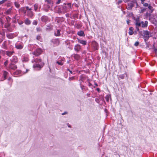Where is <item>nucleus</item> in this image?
Segmentation results:
<instances>
[{
  "label": "nucleus",
  "instance_id": "obj_1",
  "mask_svg": "<svg viewBox=\"0 0 157 157\" xmlns=\"http://www.w3.org/2000/svg\"><path fill=\"white\" fill-rule=\"evenodd\" d=\"M32 62L35 63L33 65V67L34 68H38V70H40L43 67L44 64V63L42 62L41 60L39 58L33 59Z\"/></svg>",
  "mask_w": 157,
  "mask_h": 157
},
{
  "label": "nucleus",
  "instance_id": "obj_2",
  "mask_svg": "<svg viewBox=\"0 0 157 157\" xmlns=\"http://www.w3.org/2000/svg\"><path fill=\"white\" fill-rule=\"evenodd\" d=\"M25 8L27 10L26 15L29 17L32 18L33 15V12L31 11L32 9L29 8L28 6L25 7Z\"/></svg>",
  "mask_w": 157,
  "mask_h": 157
},
{
  "label": "nucleus",
  "instance_id": "obj_3",
  "mask_svg": "<svg viewBox=\"0 0 157 157\" xmlns=\"http://www.w3.org/2000/svg\"><path fill=\"white\" fill-rule=\"evenodd\" d=\"M143 34H144V37L145 38L144 40L145 41L147 40L150 36H151L150 32L147 30L144 31Z\"/></svg>",
  "mask_w": 157,
  "mask_h": 157
},
{
  "label": "nucleus",
  "instance_id": "obj_4",
  "mask_svg": "<svg viewBox=\"0 0 157 157\" xmlns=\"http://www.w3.org/2000/svg\"><path fill=\"white\" fill-rule=\"evenodd\" d=\"M11 41L10 40H6L4 41L2 44V47L5 49H8V45L10 44Z\"/></svg>",
  "mask_w": 157,
  "mask_h": 157
},
{
  "label": "nucleus",
  "instance_id": "obj_5",
  "mask_svg": "<svg viewBox=\"0 0 157 157\" xmlns=\"http://www.w3.org/2000/svg\"><path fill=\"white\" fill-rule=\"evenodd\" d=\"M143 6L144 7H148V9L149 10V13H152L153 10V8L152 7V6L150 4L149 5L147 3H143Z\"/></svg>",
  "mask_w": 157,
  "mask_h": 157
},
{
  "label": "nucleus",
  "instance_id": "obj_6",
  "mask_svg": "<svg viewBox=\"0 0 157 157\" xmlns=\"http://www.w3.org/2000/svg\"><path fill=\"white\" fill-rule=\"evenodd\" d=\"M42 52V50L41 48H38L33 52V54L36 56H38L41 54Z\"/></svg>",
  "mask_w": 157,
  "mask_h": 157
},
{
  "label": "nucleus",
  "instance_id": "obj_7",
  "mask_svg": "<svg viewBox=\"0 0 157 157\" xmlns=\"http://www.w3.org/2000/svg\"><path fill=\"white\" fill-rule=\"evenodd\" d=\"M15 48L18 49H21L23 47V44L21 42L18 41L15 44Z\"/></svg>",
  "mask_w": 157,
  "mask_h": 157
},
{
  "label": "nucleus",
  "instance_id": "obj_8",
  "mask_svg": "<svg viewBox=\"0 0 157 157\" xmlns=\"http://www.w3.org/2000/svg\"><path fill=\"white\" fill-rule=\"evenodd\" d=\"M71 3L65 4L63 6V8L64 10L63 11L66 12H67L69 10V8H71Z\"/></svg>",
  "mask_w": 157,
  "mask_h": 157
},
{
  "label": "nucleus",
  "instance_id": "obj_9",
  "mask_svg": "<svg viewBox=\"0 0 157 157\" xmlns=\"http://www.w3.org/2000/svg\"><path fill=\"white\" fill-rule=\"evenodd\" d=\"M74 49L77 52H78L81 49V46L79 44H76L75 46Z\"/></svg>",
  "mask_w": 157,
  "mask_h": 157
},
{
  "label": "nucleus",
  "instance_id": "obj_10",
  "mask_svg": "<svg viewBox=\"0 0 157 157\" xmlns=\"http://www.w3.org/2000/svg\"><path fill=\"white\" fill-rule=\"evenodd\" d=\"M45 2H47V4H48L47 6L48 8H50V7L53 5V3L51 0H45Z\"/></svg>",
  "mask_w": 157,
  "mask_h": 157
},
{
  "label": "nucleus",
  "instance_id": "obj_11",
  "mask_svg": "<svg viewBox=\"0 0 157 157\" xmlns=\"http://www.w3.org/2000/svg\"><path fill=\"white\" fill-rule=\"evenodd\" d=\"M52 42L56 46L59 45V41L58 39H53Z\"/></svg>",
  "mask_w": 157,
  "mask_h": 157
},
{
  "label": "nucleus",
  "instance_id": "obj_12",
  "mask_svg": "<svg viewBox=\"0 0 157 157\" xmlns=\"http://www.w3.org/2000/svg\"><path fill=\"white\" fill-rule=\"evenodd\" d=\"M98 44L97 42H92V46L94 50H96L98 49Z\"/></svg>",
  "mask_w": 157,
  "mask_h": 157
},
{
  "label": "nucleus",
  "instance_id": "obj_13",
  "mask_svg": "<svg viewBox=\"0 0 157 157\" xmlns=\"http://www.w3.org/2000/svg\"><path fill=\"white\" fill-rule=\"evenodd\" d=\"M17 56H13L11 60V63H15L17 62Z\"/></svg>",
  "mask_w": 157,
  "mask_h": 157
},
{
  "label": "nucleus",
  "instance_id": "obj_14",
  "mask_svg": "<svg viewBox=\"0 0 157 157\" xmlns=\"http://www.w3.org/2000/svg\"><path fill=\"white\" fill-rule=\"evenodd\" d=\"M9 67L10 69L15 70L17 68V66L14 65V63H11L9 65Z\"/></svg>",
  "mask_w": 157,
  "mask_h": 157
},
{
  "label": "nucleus",
  "instance_id": "obj_15",
  "mask_svg": "<svg viewBox=\"0 0 157 157\" xmlns=\"http://www.w3.org/2000/svg\"><path fill=\"white\" fill-rule=\"evenodd\" d=\"M73 57L74 59L76 60H79L80 58V56L78 54H74L72 55L71 56Z\"/></svg>",
  "mask_w": 157,
  "mask_h": 157
},
{
  "label": "nucleus",
  "instance_id": "obj_16",
  "mask_svg": "<svg viewBox=\"0 0 157 157\" xmlns=\"http://www.w3.org/2000/svg\"><path fill=\"white\" fill-rule=\"evenodd\" d=\"M41 21L43 22H46L48 20V17L46 16H43L41 18Z\"/></svg>",
  "mask_w": 157,
  "mask_h": 157
},
{
  "label": "nucleus",
  "instance_id": "obj_17",
  "mask_svg": "<svg viewBox=\"0 0 157 157\" xmlns=\"http://www.w3.org/2000/svg\"><path fill=\"white\" fill-rule=\"evenodd\" d=\"M127 9L128 10H131L134 6V4L132 2H129L128 4Z\"/></svg>",
  "mask_w": 157,
  "mask_h": 157
},
{
  "label": "nucleus",
  "instance_id": "obj_18",
  "mask_svg": "<svg viewBox=\"0 0 157 157\" xmlns=\"http://www.w3.org/2000/svg\"><path fill=\"white\" fill-rule=\"evenodd\" d=\"M12 13V8H10L6 10L5 12L4 13L6 15H9L11 14Z\"/></svg>",
  "mask_w": 157,
  "mask_h": 157
},
{
  "label": "nucleus",
  "instance_id": "obj_19",
  "mask_svg": "<svg viewBox=\"0 0 157 157\" xmlns=\"http://www.w3.org/2000/svg\"><path fill=\"white\" fill-rule=\"evenodd\" d=\"M14 53L13 51H6V54L9 57H11Z\"/></svg>",
  "mask_w": 157,
  "mask_h": 157
},
{
  "label": "nucleus",
  "instance_id": "obj_20",
  "mask_svg": "<svg viewBox=\"0 0 157 157\" xmlns=\"http://www.w3.org/2000/svg\"><path fill=\"white\" fill-rule=\"evenodd\" d=\"M135 24L136 25V29L137 30L139 31V29L138 27L141 26V22H140L136 20V22Z\"/></svg>",
  "mask_w": 157,
  "mask_h": 157
},
{
  "label": "nucleus",
  "instance_id": "obj_21",
  "mask_svg": "<svg viewBox=\"0 0 157 157\" xmlns=\"http://www.w3.org/2000/svg\"><path fill=\"white\" fill-rule=\"evenodd\" d=\"M78 40L79 43L82 44L84 45H85L86 44L87 42L86 40H81L79 39H78Z\"/></svg>",
  "mask_w": 157,
  "mask_h": 157
},
{
  "label": "nucleus",
  "instance_id": "obj_22",
  "mask_svg": "<svg viewBox=\"0 0 157 157\" xmlns=\"http://www.w3.org/2000/svg\"><path fill=\"white\" fill-rule=\"evenodd\" d=\"M148 22L145 21L144 22L143 21L141 22V26L142 27H146L147 26Z\"/></svg>",
  "mask_w": 157,
  "mask_h": 157
},
{
  "label": "nucleus",
  "instance_id": "obj_23",
  "mask_svg": "<svg viewBox=\"0 0 157 157\" xmlns=\"http://www.w3.org/2000/svg\"><path fill=\"white\" fill-rule=\"evenodd\" d=\"M56 63L58 64L61 66H62L63 64V59H60L58 61H56Z\"/></svg>",
  "mask_w": 157,
  "mask_h": 157
},
{
  "label": "nucleus",
  "instance_id": "obj_24",
  "mask_svg": "<svg viewBox=\"0 0 157 157\" xmlns=\"http://www.w3.org/2000/svg\"><path fill=\"white\" fill-rule=\"evenodd\" d=\"M77 34L78 35L81 36H85L84 32L82 30L78 32Z\"/></svg>",
  "mask_w": 157,
  "mask_h": 157
},
{
  "label": "nucleus",
  "instance_id": "obj_25",
  "mask_svg": "<svg viewBox=\"0 0 157 157\" xmlns=\"http://www.w3.org/2000/svg\"><path fill=\"white\" fill-rule=\"evenodd\" d=\"M6 36L9 39H12L14 37V34L10 33L7 34Z\"/></svg>",
  "mask_w": 157,
  "mask_h": 157
},
{
  "label": "nucleus",
  "instance_id": "obj_26",
  "mask_svg": "<svg viewBox=\"0 0 157 157\" xmlns=\"http://www.w3.org/2000/svg\"><path fill=\"white\" fill-rule=\"evenodd\" d=\"M133 28L132 27H130L129 28L128 33L130 35H132L133 34Z\"/></svg>",
  "mask_w": 157,
  "mask_h": 157
},
{
  "label": "nucleus",
  "instance_id": "obj_27",
  "mask_svg": "<svg viewBox=\"0 0 157 157\" xmlns=\"http://www.w3.org/2000/svg\"><path fill=\"white\" fill-rule=\"evenodd\" d=\"M22 62H27L29 61V58L26 56H23L22 58Z\"/></svg>",
  "mask_w": 157,
  "mask_h": 157
},
{
  "label": "nucleus",
  "instance_id": "obj_28",
  "mask_svg": "<svg viewBox=\"0 0 157 157\" xmlns=\"http://www.w3.org/2000/svg\"><path fill=\"white\" fill-rule=\"evenodd\" d=\"M8 74V73L6 71H3V76L4 78V79L6 78V77Z\"/></svg>",
  "mask_w": 157,
  "mask_h": 157
},
{
  "label": "nucleus",
  "instance_id": "obj_29",
  "mask_svg": "<svg viewBox=\"0 0 157 157\" xmlns=\"http://www.w3.org/2000/svg\"><path fill=\"white\" fill-rule=\"evenodd\" d=\"M55 35L56 36H59L60 35V31L58 29H57L55 32Z\"/></svg>",
  "mask_w": 157,
  "mask_h": 157
},
{
  "label": "nucleus",
  "instance_id": "obj_30",
  "mask_svg": "<svg viewBox=\"0 0 157 157\" xmlns=\"http://www.w3.org/2000/svg\"><path fill=\"white\" fill-rule=\"evenodd\" d=\"M25 23L27 25H29L31 24V21L28 18H26L25 20Z\"/></svg>",
  "mask_w": 157,
  "mask_h": 157
},
{
  "label": "nucleus",
  "instance_id": "obj_31",
  "mask_svg": "<svg viewBox=\"0 0 157 157\" xmlns=\"http://www.w3.org/2000/svg\"><path fill=\"white\" fill-rule=\"evenodd\" d=\"M125 75H126V76L127 75V74L126 73H125L124 74L118 76L119 77V78H120L121 79H124L125 77Z\"/></svg>",
  "mask_w": 157,
  "mask_h": 157
},
{
  "label": "nucleus",
  "instance_id": "obj_32",
  "mask_svg": "<svg viewBox=\"0 0 157 157\" xmlns=\"http://www.w3.org/2000/svg\"><path fill=\"white\" fill-rule=\"evenodd\" d=\"M25 7H22L19 9L18 12L19 13L23 12L24 11V10L25 9Z\"/></svg>",
  "mask_w": 157,
  "mask_h": 157
},
{
  "label": "nucleus",
  "instance_id": "obj_33",
  "mask_svg": "<svg viewBox=\"0 0 157 157\" xmlns=\"http://www.w3.org/2000/svg\"><path fill=\"white\" fill-rule=\"evenodd\" d=\"M14 4L16 7L17 8H19V7H20V5L17 2H14Z\"/></svg>",
  "mask_w": 157,
  "mask_h": 157
},
{
  "label": "nucleus",
  "instance_id": "obj_34",
  "mask_svg": "<svg viewBox=\"0 0 157 157\" xmlns=\"http://www.w3.org/2000/svg\"><path fill=\"white\" fill-rule=\"evenodd\" d=\"M21 73V71L19 70H17L15 72L13 73V75L15 76L16 75H17Z\"/></svg>",
  "mask_w": 157,
  "mask_h": 157
},
{
  "label": "nucleus",
  "instance_id": "obj_35",
  "mask_svg": "<svg viewBox=\"0 0 157 157\" xmlns=\"http://www.w3.org/2000/svg\"><path fill=\"white\" fill-rule=\"evenodd\" d=\"M147 10V8H141L140 10V13H143L146 11Z\"/></svg>",
  "mask_w": 157,
  "mask_h": 157
},
{
  "label": "nucleus",
  "instance_id": "obj_36",
  "mask_svg": "<svg viewBox=\"0 0 157 157\" xmlns=\"http://www.w3.org/2000/svg\"><path fill=\"white\" fill-rule=\"evenodd\" d=\"M38 4H35L34 5V9L35 11H36L38 8Z\"/></svg>",
  "mask_w": 157,
  "mask_h": 157
},
{
  "label": "nucleus",
  "instance_id": "obj_37",
  "mask_svg": "<svg viewBox=\"0 0 157 157\" xmlns=\"http://www.w3.org/2000/svg\"><path fill=\"white\" fill-rule=\"evenodd\" d=\"M36 39L37 40L41 41L42 39L40 36H37L36 37Z\"/></svg>",
  "mask_w": 157,
  "mask_h": 157
},
{
  "label": "nucleus",
  "instance_id": "obj_38",
  "mask_svg": "<svg viewBox=\"0 0 157 157\" xmlns=\"http://www.w3.org/2000/svg\"><path fill=\"white\" fill-rule=\"evenodd\" d=\"M110 98V96H109V95H107L105 97V99L106 100V101L107 102H109V99Z\"/></svg>",
  "mask_w": 157,
  "mask_h": 157
},
{
  "label": "nucleus",
  "instance_id": "obj_39",
  "mask_svg": "<svg viewBox=\"0 0 157 157\" xmlns=\"http://www.w3.org/2000/svg\"><path fill=\"white\" fill-rule=\"evenodd\" d=\"M7 0H2L1 1H0V5L3 4Z\"/></svg>",
  "mask_w": 157,
  "mask_h": 157
},
{
  "label": "nucleus",
  "instance_id": "obj_40",
  "mask_svg": "<svg viewBox=\"0 0 157 157\" xmlns=\"http://www.w3.org/2000/svg\"><path fill=\"white\" fill-rule=\"evenodd\" d=\"M75 79V77L74 76L71 77H70L69 78V80L70 81L73 80Z\"/></svg>",
  "mask_w": 157,
  "mask_h": 157
},
{
  "label": "nucleus",
  "instance_id": "obj_41",
  "mask_svg": "<svg viewBox=\"0 0 157 157\" xmlns=\"http://www.w3.org/2000/svg\"><path fill=\"white\" fill-rule=\"evenodd\" d=\"M139 42L138 41H136L134 45L136 46H137L139 45Z\"/></svg>",
  "mask_w": 157,
  "mask_h": 157
},
{
  "label": "nucleus",
  "instance_id": "obj_42",
  "mask_svg": "<svg viewBox=\"0 0 157 157\" xmlns=\"http://www.w3.org/2000/svg\"><path fill=\"white\" fill-rule=\"evenodd\" d=\"M33 25H36L37 24V21L35 20L33 21Z\"/></svg>",
  "mask_w": 157,
  "mask_h": 157
},
{
  "label": "nucleus",
  "instance_id": "obj_43",
  "mask_svg": "<svg viewBox=\"0 0 157 157\" xmlns=\"http://www.w3.org/2000/svg\"><path fill=\"white\" fill-rule=\"evenodd\" d=\"M8 60H6L5 62H4V65L6 66H7V64H8Z\"/></svg>",
  "mask_w": 157,
  "mask_h": 157
},
{
  "label": "nucleus",
  "instance_id": "obj_44",
  "mask_svg": "<svg viewBox=\"0 0 157 157\" xmlns=\"http://www.w3.org/2000/svg\"><path fill=\"white\" fill-rule=\"evenodd\" d=\"M19 17L17 16V14H16L15 15V16L14 17V18L15 19H17L19 18Z\"/></svg>",
  "mask_w": 157,
  "mask_h": 157
},
{
  "label": "nucleus",
  "instance_id": "obj_45",
  "mask_svg": "<svg viewBox=\"0 0 157 157\" xmlns=\"http://www.w3.org/2000/svg\"><path fill=\"white\" fill-rule=\"evenodd\" d=\"M122 2V1L121 0H119L118 2H117V4L119 5Z\"/></svg>",
  "mask_w": 157,
  "mask_h": 157
},
{
  "label": "nucleus",
  "instance_id": "obj_46",
  "mask_svg": "<svg viewBox=\"0 0 157 157\" xmlns=\"http://www.w3.org/2000/svg\"><path fill=\"white\" fill-rule=\"evenodd\" d=\"M95 101L97 102L98 103H99V100L97 98H96L95 99Z\"/></svg>",
  "mask_w": 157,
  "mask_h": 157
},
{
  "label": "nucleus",
  "instance_id": "obj_47",
  "mask_svg": "<svg viewBox=\"0 0 157 157\" xmlns=\"http://www.w3.org/2000/svg\"><path fill=\"white\" fill-rule=\"evenodd\" d=\"M61 1V0H58V1L56 2V3L57 4H59L60 3Z\"/></svg>",
  "mask_w": 157,
  "mask_h": 157
},
{
  "label": "nucleus",
  "instance_id": "obj_48",
  "mask_svg": "<svg viewBox=\"0 0 157 157\" xmlns=\"http://www.w3.org/2000/svg\"><path fill=\"white\" fill-rule=\"evenodd\" d=\"M140 1H141V3L142 4L144 3V1H145V0H140Z\"/></svg>",
  "mask_w": 157,
  "mask_h": 157
},
{
  "label": "nucleus",
  "instance_id": "obj_49",
  "mask_svg": "<svg viewBox=\"0 0 157 157\" xmlns=\"http://www.w3.org/2000/svg\"><path fill=\"white\" fill-rule=\"evenodd\" d=\"M27 10L26 9L25 10V9L24 10V11L23 12L25 14L26 13H27Z\"/></svg>",
  "mask_w": 157,
  "mask_h": 157
},
{
  "label": "nucleus",
  "instance_id": "obj_50",
  "mask_svg": "<svg viewBox=\"0 0 157 157\" xmlns=\"http://www.w3.org/2000/svg\"><path fill=\"white\" fill-rule=\"evenodd\" d=\"M96 90L98 92H99L100 91V90L99 88H97L96 89Z\"/></svg>",
  "mask_w": 157,
  "mask_h": 157
},
{
  "label": "nucleus",
  "instance_id": "obj_51",
  "mask_svg": "<svg viewBox=\"0 0 157 157\" xmlns=\"http://www.w3.org/2000/svg\"><path fill=\"white\" fill-rule=\"evenodd\" d=\"M130 21L129 20H127V24H129V23H130Z\"/></svg>",
  "mask_w": 157,
  "mask_h": 157
},
{
  "label": "nucleus",
  "instance_id": "obj_52",
  "mask_svg": "<svg viewBox=\"0 0 157 157\" xmlns=\"http://www.w3.org/2000/svg\"><path fill=\"white\" fill-rule=\"evenodd\" d=\"M8 80H10V81H12V78H11L10 77H9L8 78Z\"/></svg>",
  "mask_w": 157,
  "mask_h": 157
},
{
  "label": "nucleus",
  "instance_id": "obj_53",
  "mask_svg": "<svg viewBox=\"0 0 157 157\" xmlns=\"http://www.w3.org/2000/svg\"><path fill=\"white\" fill-rule=\"evenodd\" d=\"M94 85L96 86H98V84L96 83H94Z\"/></svg>",
  "mask_w": 157,
  "mask_h": 157
},
{
  "label": "nucleus",
  "instance_id": "obj_54",
  "mask_svg": "<svg viewBox=\"0 0 157 157\" xmlns=\"http://www.w3.org/2000/svg\"><path fill=\"white\" fill-rule=\"evenodd\" d=\"M47 8H48L47 7ZM48 9L49 8H48L47 9H45V11H46V12H48Z\"/></svg>",
  "mask_w": 157,
  "mask_h": 157
},
{
  "label": "nucleus",
  "instance_id": "obj_55",
  "mask_svg": "<svg viewBox=\"0 0 157 157\" xmlns=\"http://www.w3.org/2000/svg\"><path fill=\"white\" fill-rule=\"evenodd\" d=\"M67 112H64V113H63L62 114V115H64V114H67Z\"/></svg>",
  "mask_w": 157,
  "mask_h": 157
},
{
  "label": "nucleus",
  "instance_id": "obj_56",
  "mask_svg": "<svg viewBox=\"0 0 157 157\" xmlns=\"http://www.w3.org/2000/svg\"><path fill=\"white\" fill-rule=\"evenodd\" d=\"M3 41V40L2 39H0V44L2 42V41Z\"/></svg>",
  "mask_w": 157,
  "mask_h": 157
},
{
  "label": "nucleus",
  "instance_id": "obj_57",
  "mask_svg": "<svg viewBox=\"0 0 157 157\" xmlns=\"http://www.w3.org/2000/svg\"><path fill=\"white\" fill-rule=\"evenodd\" d=\"M67 125H68V127H70V128H71V125H69V124H67Z\"/></svg>",
  "mask_w": 157,
  "mask_h": 157
},
{
  "label": "nucleus",
  "instance_id": "obj_58",
  "mask_svg": "<svg viewBox=\"0 0 157 157\" xmlns=\"http://www.w3.org/2000/svg\"><path fill=\"white\" fill-rule=\"evenodd\" d=\"M69 72L71 74H72V71L71 70L69 71Z\"/></svg>",
  "mask_w": 157,
  "mask_h": 157
},
{
  "label": "nucleus",
  "instance_id": "obj_59",
  "mask_svg": "<svg viewBox=\"0 0 157 157\" xmlns=\"http://www.w3.org/2000/svg\"><path fill=\"white\" fill-rule=\"evenodd\" d=\"M125 0V2H128L129 1V0Z\"/></svg>",
  "mask_w": 157,
  "mask_h": 157
},
{
  "label": "nucleus",
  "instance_id": "obj_60",
  "mask_svg": "<svg viewBox=\"0 0 157 157\" xmlns=\"http://www.w3.org/2000/svg\"><path fill=\"white\" fill-rule=\"evenodd\" d=\"M67 70L69 71H70V69H67Z\"/></svg>",
  "mask_w": 157,
  "mask_h": 157
},
{
  "label": "nucleus",
  "instance_id": "obj_61",
  "mask_svg": "<svg viewBox=\"0 0 157 157\" xmlns=\"http://www.w3.org/2000/svg\"><path fill=\"white\" fill-rule=\"evenodd\" d=\"M116 1H117V0H116Z\"/></svg>",
  "mask_w": 157,
  "mask_h": 157
}]
</instances>
